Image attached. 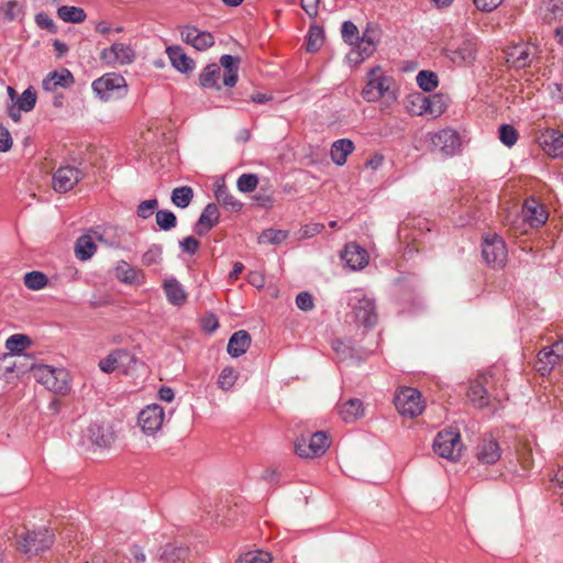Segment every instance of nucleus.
Returning a JSON list of instances; mask_svg holds the SVG:
<instances>
[{
    "label": "nucleus",
    "mask_w": 563,
    "mask_h": 563,
    "mask_svg": "<svg viewBox=\"0 0 563 563\" xmlns=\"http://www.w3.org/2000/svg\"><path fill=\"white\" fill-rule=\"evenodd\" d=\"M236 378L238 375L234 369L232 367H225L220 373L218 380L219 387L223 390H228L234 385Z\"/></svg>",
    "instance_id": "obj_53"
},
{
    "label": "nucleus",
    "mask_w": 563,
    "mask_h": 563,
    "mask_svg": "<svg viewBox=\"0 0 563 563\" xmlns=\"http://www.w3.org/2000/svg\"><path fill=\"white\" fill-rule=\"evenodd\" d=\"M199 241L194 236H187L180 241V247L185 253L195 254L199 249Z\"/></svg>",
    "instance_id": "obj_58"
},
{
    "label": "nucleus",
    "mask_w": 563,
    "mask_h": 563,
    "mask_svg": "<svg viewBox=\"0 0 563 563\" xmlns=\"http://www.w3.org/2000/svg\"><path fill=\"white\" fill-rule=\"evenodd\" d=\"M164 290L168 301L175 306H181L186 302L187 294L177 279L165 280Z\"/></svg>",
    "instance_id": "obj_29"
},
{
    "label": "nucleus",
    "mask_w": 563,
    "mask_h": 563,
    "mask_svg": "<svg viewBox=\"0 0 563 563\" xmlns=\"http://www.w3.org/2000/svg\"><path fill=\"white\" fill-rule=\"evenodd\" d=\"M82 178L81 170L71 166H62L53 175V188L57 192H67Z\"/></svg>",
    "instance_id": "obj_14"
},
{
    "label": "nucleus",
    "mask_w": 563,
    "mask_h": 563,
    "mask_svg": "<svg viewBox=\"0 0 563 563\" xmlns=\"http://www.w3.org/2000/svg\"><path fill=\"white\" fill-rule=\"evenodd\" d=\"M164 418L163 408L157 404H153L140 411L137 422H163Z\"/></svg>",
    "instance_id": "obj_39"
},
{
    "label": "nucleus",
    "mask_w": 563,
    "mask_h": 563,
    "mask_svg": "<svg viewBox=\"0 0 563 563\" xmlns=\"http://www.w3.org/2000/svg\"><path fill=\"white\" fill-rule=\"evenodd\" d=\"M74 84L71 73L64 68L60 71L51 73L47 78L43 80V88L46 91H55L57 87L68 88Z\"/></svg>",
    "instance_id": "obj_24"
},
{
    "label": "nucleus",
    "mask_w": 563,
    "mask_h": 563,
    "mask_svg": "<svg viewBox=\"0 0 563 563\" xmlns=\"http://www.w3.org/2000/svg\"><path fill=\"white\" fill-rule=\"evenodd\" d=\"M341 33H342V37L343 40L349 43L350 45H354L356 44V42L360 40V36H358V29L357 26L351 22V21H345L343 24H342V29H341Z\"/></svg>",
    "instance_id": "obj_51"
},
{
    "label": "nucleus",
    "mask_w": 563,
    "mask_h": 563,
    "mask_svg": "<svg viewBox=\"0 0 563 563\" xmlns=\"http://www.w3.org/2000/svg\"><path fill=\"white\" fill-rule=\"evenodd\" d=\"M100 59L109 65H129L135 59V52L128 44L113 43L100 53Z\"/></svg>",
    "instance_id": "obj_13"
},
{
    "label": "nucleus",
    "mask_w": 563,
    "mask_h": 563,
    "mask_svg": "<svg viewBox=\"0 0 563 563\" xmlns=\"http://www.w3.org/2000/svg\"><path fill=\"white\" fill-rule=\"evenodd\" d=\"M320 0H301V8L311 18L318 14V4Z\"/></svg>",
    "instance_id": "obj_64"
},
{
    "label": "nucleus",
    "mask_w": 563,
    "mask_h": 563,
    "mask_svg": "<svg viewBox=\"0 0 563 563\" xmlns=\"http://www.w3.org/2000/svg\"><path fill=\"white\" fill-rule=\"evenodd\" d=\"M220 71H221V68L219 65H217V64L208 65L199 76L200 85L203 88H216L217 90H220L221 86L218 82Z\"/></svg>",
    "instance_id": "obj_35"
},
{
    "label": "nucleus",
    "mask_w": 563,
    "mask_h": 563,
    "mask_svg": "<svg viewBox=\"0 0 563 563\" xmlns=\"http://www.w3.org/2000/svg\"><path fill=\"white\" fill-rule=\"evenodd\" d=\"M96 252L92 234H84L79 236L75 244L76 257L80 261L89 260Z\"/></svg>",
    "instance_id": "obj_32"
},
{
    "label": "nucleus",
    "mask_w": 563,
    "mask_h": 563,
    "mask_svg": "<svg viewBox=\"0 0 563 563\" xmlns=\"http://www.w3.org/2000/svg\"><path fill=\"white\" fill-rule=\"evenodd\" d=\"M162 246L152 245L142 256V263L146 266L157 264L162 258Z\"/></svg>",
    "instance_id": "obj_54"
},
{
    "label": "nucleus",
    "mask_w": 563,
    "mask_h": 563,
    "mask_svg": "<svg viewBox=\"0 0 563 563\" xmlns=\"http://www.w3.org/2000/svg\"><path fill=\"white\" fill-rule=\"evenodd\" d=\"M476 46L475 43L467 41L450 52V57L454 63H471L475 59Z\"/></svg>",
    "instance_id": "obj_34"
},
{
    "label": "nucleus",
    "mask_w": 563,
    "mask_h": 563,
    "mask_svg": "<svg viewBox=\"0 0 563 563\" xmlns=\"http://www.w3.org/2000/svg\"><path fill=\"white\" fill-rule=\"evenodd\" d=\"M156 223L162 230L169 231L176 227L177 218L169 210H159L156 212Z\"/></svg>",
    "instance_id": "obj_49"
},
{
    "label": "nucleus",
    "mask_w": 563,
    "mask_h": 563,
    "mask_svg": "<svg viewBox=\"0 0 563 563\" xmlns=\"http://www.w3.org/2000/svg\"><path fill=\"white\" fill-rule=\"evenodd\" d=\"M331 445L327 432L316 431L301 434L294 442L295 453L301 459H317L322 456Z\"/></svg>",
    "instance_id": "obj_4"
},
{
    "label": "nucleus",
    "mask_w": 563,
    "mask_h": 563,
    "mask_svg": "<svg viewBox=\"0 0 563 563\" xmlns=\"http://www.w3.org/2000/svg\"><path fill=\"white\" fill-rule=\"evenodd\" d=\"M534 52L527 44H518L506 51V62L510 67L521 69L531 65Z\"/></svg>",
    "instance_id": "obj_19"
},
{
    "label": "nucleus",
    "mask_w": 563,
    "mask_h": 563,
    "mask_svg": "<svg viewBox=\"0 0 563 563\" xmlns=\"http://www.w3.org/2000/svg\"><path fill=\"white\" fill-rule=\"evenodd\" d=\"M365 407L361 399L351 398L340 408V416L344 421L360 420L364 418Z\"/></svg>",
    "instance_id": "obj_27"
},
{
    "label": "nucleus",
    "mask_w": 563,
    "mask_h": 563,
    "mask_svg": "<svg viewBox=\"0 0 563 563\" xmlns=\"http://www.w3.org/2000/svg\"><path fill=\"white\" fill-rule=\"evenodd\" d=\"M504 0H474L476 8L484 12H490L501 4Z\"/></svg>",
    "instance_id": "obj_60"
},
{
    "label": "nucleus",
    "mask_w": 563,
    "mask_h": 563,
    "mask_svg": "<svg viewBox=\"0 0 563 563\" xmlns=\"http://www.w3.org/2000/svg\"><path fill=\"white\" fill-rule=\"evenodd\" d=\"M20 12V8L16 1L10 0L0 8V13L8 21L14 20Z\"/></svg>",
    "instance_id": "obj_56"
},
{
    "label": "nucleus",
    "mask_w": 563,
    "mask_h": 563,
    "mask_svg": "<svg viewBox=\"0 0 563 563\" xmlns=\"http://www.w3.org/2000/svg\"><path fill=\"white\" fill-rule=\"evenodd\" d=\"M395 81L391 77L383 74L379 67L367 73V81L362 90V96L367 102L383 99L386 104L396 100Z\"/></svg>",
    "instance_id": "obj_2"
},
{
    "label": "nucleus",
    "mask_w": 563,
    "mask_h": 563,
    "mask_svg": "<svg viewBox=\"0 0 563 563\" xmlns=\"http://www.w3.org/2000/svg\"><path fill=\"white\" fill-rule=\"evenodd\" d=\"M158 207V201L157 199H148V200H144L142 201L139 206H137V210H136V214L137 217H140L141 219H147L148 217H151L154 212V210Z\"/></svg>",
    "instance_id": "obj_55"
},
{
    "label": "nucleus",
    "mask_w": 563,
    "mask_h": 563,
    "mask_svg": "<svg viewBox=\"0 0 563 563\" xmlns=\"http://www.w3.org/2000/svg\"><path fill=\"white\" fill-rule=\"evenodd\" d=\"M240 63L239 57L232 55H222L220 57V65L224 69L223 84L227 87H233L238 81V66Z\"/></svg>",
    "instance_id": "obj_25"
},
{
    "label": "nucleus",
    "mask_w": 563,
    "mask_h": 563,
    "mask_svg": "<svg viewBox=\"0 0 563 563\" xmlns=\"http://www.w3.org/2000/svg\"><path fill=\"white\" fill-rule=\"evenodd\" d=\"M140 276V272L129 265L126 262H119L115 267V277L125 283V284H134L137 282V277Z\"/></svg>",
    "instance_id": "obj_40"
},
{
    "label": "nucleus",
    "mask_w": 563,
    "mask_h": 563,
    "mask_svg": "<svg viewBox=\"0 0 563 563\" xmlns=\"http://www.w3.org/2000/svg\"><path fill=\"white\" fill-rule=\"evenodd\" d=\"M462 449L460 431L453 426L440 431L433 441L435 454L449 461H457L461 457Z\"/></svg>",
    "instance_id": "obj_7"
},
{
    "label": "nucleus",
    "mask_w": 563,
    "mask_h": 563,
    "mask_svg": "<svg viewBox=\"0 0 563 563\" xmlns=\"http://www.w3.org/2000/svg\"><path fill=\"white\" fill-rule=\"evenodd\" d=\"M181 40L198 51H206L214 44V37L207 31H200L196 26L187 25L180 30Z\"/></svg>",
    "instance_id": "obj_17"
},
{
    "label": "nucleus",
    "mask_w": 563,
    "mask_h": 563,
    "mask_svg": "<svg viewBox=\"0 0 563 563\" xmlns=\"http://www.w3.org/2000/svg\"><path fill=\"white\" fill-rule=\"evenodd\" d=\"M324 36L323 30L320 26H311L307 37L306 49L309 53H314L323 45Z\"/></svg>",
    "instance_id": "obj_42"
},
{
    "label": "nucleus",
    "mask_w": 563,
    "mask_h": 563,
    "mask_svg": "<svg viewBox=\"0 0 563 563\" xmlns=\"http://www.w3.org/2000/svg\"><path fill=\"white\" fill-rule=\"evenodd\" d=\"M32 369L35 379L48 390L60 395H66L70 390L69 374L65 368L37 365Z\"/></svg>",
    "instance_id": "obj_5"
},
{
    "label": "nucleus",
    "mask_w": 563,
    "mask_h": 563,
    "mask_svg": "<svg viewBox=\"0 0 563 563\" xmlns=\"http://www.w3.org/2000/svg\"><path fill=\"white\" fill-rule=\"evenodd\" d=\"M394 402L398 412L408 419L418 417L424 409L421 393L412 387H401L395 395Z\"/></svg>",
    "instance_id": "obj_9"
},
{
    "label": "nucleus",
    "mask_w": 563,
    "mask_h": 563,
    "mask_svg": "<svg viewBox=\"0 0 563 563\" xmlns=\"http://www.w3.org/2000/svg\"><path fill=\"white\" fill-rule=\"evenodd\" d=\"M201 324L203 330L209 333L216 331L219 327L218 319L213 313L206 314L201 320Z\"/></svg>",
    "instance_id": "obj_62"
},
{
    "label": "nucleus",
    "mask_w": 563,
    "mask_h": 563,
    "mask_svg": "<svg viewBox=\"0 0 563 563\" xmlns=\"http://www.w3.org/2000/svg\"><path fill=\"white\" fill-rule=\"evenodd\" d=\"M347 305L352 308L355 322L365 328H373L377 323L375 301L361 290H353L349 295Z\"/></svg>",
    "instance_id": "obj_6"
},
{
    "label": "nucleus",
    "mask_w": 563,
    "mask_h": 563,
    "mask_svg": "<svg viewBox=\"0 0 563 563\" xmlns=\"http://www.w3.org/2000/svg\"><path fill=\"white\" fill-rule=\"evenodd\" d=\"M353 150L354 144L351 140L341 139L332 144L330 155L336 165L342 166L345 164L347 155H350Z\"/></svg>",
    "instance_id": "obj_28"
},
{
    "label": "nucleus",
    "mask_w": 563,
    "mask_h": 563,
    "mask_svg": "<svg viewBox=\"0 0 563 563\" xmlns=\"http://www.w3.org/2000/svg\"><path fill=\"white\" fill-rule=\"evenodd\" d=\"M36 103V92L33 87L25 89L16 100V106L24 112H30Z\"/></svg>",
    "instance_id": "obj_46"
},
{
    "label": "nucleus",
    "mask_w": 563,
    "mask_h": 563,
    "mask_svg": "<svg viewBox=\"0 0 563 563\" xmlns=\"http://www.w3.org/2000/svg\"><path fill=\"white\" fill-rule=\"evenodd\" d=\"M130 358V355L124 350H115L107 357L100 360L99 368L107 374L114 372L118 367L123 365V361Z\"/></svg>",
    "instance_id": "obj_31"
},
{
    "label": "nucleus",
    "mask_w": 563,
    "mask_h": 563,
    "mask_svg": "<svg viewBox=\"0 0 563 563\" xmlns=\"http://www.w3.org/2000/svg\"><path fill=\"white\" fill-rule=\"evenodd\" d=\"M219 218L220 213L217 205L208 203L195 224V232L198 235L207 234L219 222Z\"/></svg>",
    "instance_id": "obj_21"
},
{
    "label": "nucleus",
    "mask_w": 563,
    "mask_h": 563,
    "mask_svg": "<svg viewBox=\"0 0 563 563\" xmlns=\"http://www.w3.org/2000/svg\"><path fill=\"white\" fill-rule=\"evenodd\" d=\"M188 555V549L187 548H183V547H174V545H167L161 558L163 560H166L168 562H177V561H183L187 558Z\"/></svg>",
    "instance_id": "obj_48"
},
{
    "label": "nucleus",
    "mask_w": 563,
    "mask_h": 563,
    "mask_svg": "<svg viewBox=\"0 0 563 563\" xmlns=\"http://www.w3.org/2000/svg\"><path fill=\"white\" fill-rule=\"evenodd\" d=\"M35 21L41 29H46L51 32H55L54 21L46 13H37Z\"/></svg>",
    "instance_id": "obj_61"
},
{
    "label": "nucleus",
    "mask_w": 563,
    "mask_h": 563,
    "mask_svg": "<svg viewBox=\"0 0 563 563\" xmlns=\"http://www.w3.org/2000/svg\"><path fill=\"white\" fill-rule=\"evenodd\" d=\"M482 255L487 264L500 268L507 260V249L504 240L497 235L485 236L482 244Z\"/></svg>",
    "instance_id": "obj_11"
},
{
    "label": "nucleus",
    "mask_w": 563,
    "mask_h": 563,
    "mask_svg": "<svg viewBox=\"0 0 563 563\" xmlns=\"http://www.w3.org/2000/svg\"><path fill=\"white\" fill-rule=\"evenodd\" d=\"M296 305L300 310L309 311L313 308V299L309 292L302 291L296 297Z\"/></svg>",
    "instance_id": "obj_57"
},
{
    "label": "nucleus",
    "mask_w": 563,
    "mask_h": 563,
    "mask_svg": "<svg viewBox=\"0 0 563 563\" xmlns=\"http://www.w3.org/2000/svg\"><path fill=\"white\" fill-rule=\"evenodd\" d=\"M31 345V339L25 334H13L5 341V347L12 354H19Z\"/></svg>",
    "instance_id": "obj_43"
},
{
    "label": "nucleus",
    "mask_w": 563,
    "mask_h": 563,
    "mask_svg": "<svg viewBox=\"0 0 563 563\" xmlns=\"http://www.w3.org/2000/svg\"><path fill=\"white\" fill-rule=\"evenodd\" d=\"M272 560L273 558L269 552L255 550L241 555L239 563H271Z\"/></svg>",
    "instance_id": "obj_47"
},
{
    "label": "nucleus",
    "mask_w": 563,
    "mask_h": 563,
    "mask_svg": "<svg viewBox=\"0 0 563 563\" xmlns=\"http://www.w3.org/2000/svg\"><path fill=\"white\" fill-rule=\"evenodd\" d=\"M12 146V137L8 129L0 125V152H8Z\"/></svg>",
    "instance_id": "obj_59"
},
{
    "label": "nucleus",
    "mask_w": 563,
    "mask_h": 563,
    "mask_svg": "<svg viewBox=\"0 0 563 563\" xmlns=\"http://www.w3.org/2000/svg\"><path fill=\"white\" fill-rule=\"evenodd\" d=\"M357 49L356 54L360 56L361 60L369 57L376 48L375 40L369 30H366L362 37L356 42Z\"/></svg>",
    "instance_id": "obj_37"
},
{
    "label": "nucleus",
    "mask_w": 563,
    "mask_h": 563,
    "mask_svg": "<svg viewBox=\"0 0 563 563\" xmlns=\"http://www.w3.org/2000/svg\"><path fill=\"white\" fill-rule=\"evenodd\" d=\"M412 103L419 107L418 114H429L432 118L441 115L446 108L445 97L439 93L429 97L418 93Z\"/></svg>",
    "instance_id": "obj_15"
},
{
    "label": "nucleus",
    "mask_w": 563,
    "mask_h": 563,
    "mask_svg": "<svg viewBox=\"0 0 563 563\" xmlns=\"http://www.w3.org/2000/svg\"><path fill=\"white\" fill-rule=\"evenodd\" d=\"M432 146L445 156L453 155L461 145L460 135L451 129L434 133L431 137Z\"/></svg>",
    "instance_id": "obj_16"
},
{
    "label": "nucleus",
    "mask_w": 563,
    "mask_h": 563,
    "mask_svg": "<svg viewBox=\"0 0 563 563\" xmlns=\"http://www.w3.org/2000/svg\"><path fill=\"white\" fill-rule=\"evenodd\" d=\"M288 238V232L284 230L266 229L257 238L260 244L277 245Z\"/></svg>",
    "instance_id": "obj_41"
},
{
    "label": "nucleus",
    "mask_w": 563,
    "mask_h": 563,
    "mask_svg": "<svg viewBox=\"0 0 563 563\" xmlns=\"http://www.w3.org/2000/svg\"><path fill=\"white\" fill-rule=\"evenodd\" d=\"M114 440L111 424H88L86 434L81 438V445L109 446Z\"/></svg>",
    "instance_id": "obj_12"
},
{
    "label": "nucleus",
    "mask_w": 563,
    "mask_h": 563,
    "mask_svg": "<svg viewBox=\"0 0 563 563\" xmlns=\"http://www.w3.org/2000/svg\"><path fill=\"white\" fill-rule=\"evenodd\" d=\"M194 198V190L189 186L177 187L172 191V202L178 208H186L190 205Z\"/></svg>",
    "instance_id": "obj_38"
},
{
    "label": "nucleus",
    "mask_w": 563,
    "mask_h": 563,
    "mask_svg": "<svg viewBox=\"0 0 563 563\" xmlns=\"http://www.w3.org/2000/svg\"><path fill=\"white\" fill-rule=\"evenodd\" d=\"M166 54L172 63V65L180 73H189L192 71L196 64L192 58L187 56L184 52L183 47L178 45L168 46L166 48Z\"/></svg>",
    "instance_id": "obj_22"
},
{
    "label": "nucleus",
    "mask_w": 563,
    "mask_h": 563,
    "mask_svg": "<svg viewBox=\"0 0 563 563\" xmlns=\"http://www.w3.org/2000/svg\"><path fill=\"white\" fill-rule=\"evenodd\" d=\"M417 82L423 91H432L438 87L439 80L435 73L421 70L417 75Z\"/></svg>",
    "instance_id": "obj_44"
},
{
    "label": "nucleus",
    "mask_w": 563,
    "mask_h": 563,
    "mask_svg": "<svg viewBox=\"0 0 563 563\" xmlns=\"http://www.w3.org/2000/svg\"><path fill=\"white\" fill-rule=\"evenodd\" d=\"M341 257L353 271L362 269L368 264L367 251L356 243L346 244Z\"/></svg>",
    "instance_id": "obj_20"
},
{
    "label": "nucleus",
    "mask_w": 563,
    "mask_h": 563,
    "mask_svg": "<svg viewBox=\"0 0 563 563\" xmlns=\"http://www.w3.org/2000/svg\"><path fill=\"white\" fill-rule=\"evenodd\" d=\"M494 383L490 372L482 373L471 380L466 391L468 402L477 409L495 408L493 401L498 400V395L493 393Z\"/></svg>",
    "instance_id": "obj_3"
},
{
    "label": "nucleus",
    "mask_w": 563,
    "mask_h": 563,
    "mask_svg": "<svg viewBox=\"0 0 563 563\" xmlns=\"http://www.w3.org/2000/svg\"><path fill=\"white\" fill-rule=\"evenodd\" d=\"M54 542V534L48 528L27 531L19 541L20 549L29 555L38 554L51 548Z\"/></svg>",
    "instance_id": "obj_10"
},
{
    "label": "nucleus",
    "mask_w": 563,
    "mask_h": 563,
    "mask_svg": "<svg viewBox=\"0 0 563 563\" xmlns=\"http://www.w3.org/2000/svg\"><path fill=\"white\" fill-rule=\"evenodd\" d=\"M548 10L553 19H561L563 16V0H550Z\"/></svg>",
    "instance_id": "obj_63"
},
{
    "label": "nucleus",
    "mask_w": 563,
    "mask_h": 563,
    "mask_svg": "<svg viewBox=\"0 0 563 563\" xmlns=\"http://www.w3.org/2000/svg\"><path fill=\"white\" fill-rule=\"evenodd\" d=\"M48 283V279L45 274L33 271L30 273H26L24 276V284L29 289L32 290H40L44 288Z\"/></svg>",
    "instance_id": "obj_45"
},
{
    "label": "nucleus",
    "mask_w": 563,
    "mask_h": 563,
    "mask_svg": "<svg viewBox=\"0 0 563 563\" xmlns=\"http://www.w3.org/2000/svg\"><path fill=\"white\" fill-rule=\"evenodd\" d=\"M542 144L549 155L553 157L563 155V134L561 132L555 130L548 131L543 134Z\"/></svg>",
    "instance_id": "obj_26"
},
{
    "label": "nucleus",
    "mask_w": 563,
    "mask_h": 563,
    "mask_svg": "<svg viewBox=\"0 0 563 563\" xmlns=\"http://www.w3.org/2000/svg\"><path fill=\"white\" fill-rule=\"evenodd\" d=\"M560 361L561 358L553 352V349L544 347L538 353L537 371L541 375L549 374Z\"/></svg>",
    "instance_id": "obj_30"
},
{
    "label": "nucleus",
    "mask_w": 563,
    "mask_h": 563,
    "mask_svg": "<svg viewBox=\"0 0 563 563\" xmlns=\"http://www.w3.org/2000/svg\"><path fill=\"white\" fill-rule=\"evenodd\" d=\"M251 345V336L247 331L240 330L234 332L228 342V353L232 357H239L243 355Z\"/></svg>",
    "instance_id": "obj_23"
},
{
    "label": "nucleus",
    "mask_w": 563,
    "mask_h": 563,
    "mask_svg": "<svg viewBox=\"0 0 563 563\" xmlns=\"http://www.w3.org/2000/svg\"><path fill=\"white\" fill-rule=\"evenodd\" d=\"M59 19L69 23H81L86 20V13L81 8L62 5L57 10Z\"/></svg>",
    "instance_id": "obj_36"
},
{
    "label": "nucleus",
    "mask_w": 563,
    "mask_h": 563,
    "mask_svg": "<svg viewBox=\"0 0 563 563\" xmlns=\"http://www.w3.org/2000/svg\"><path fill=\"white\" fill-rule=\"evenodd\" d=\"M548 220V212L543 205L536 199H528L520 214H507L505 224L514 235L525 234L530 228H539Z\"/></svg>",
    "instance_id": "obj_1"
},
{
    "label": "nucleus",
    "mask_w": 563,
    "mask_h": 563,
    "mask_svg": "<svg viewBox=\"0 0 563 563\" xmlns=\"http://www.w3.org/2000/svg\"><path fill=\"white\" fill-rule=\"evenodd\" d=\"M92 89L103 101L122 98L128 92V85L123 76L109 73L92 82Z\"/></svg>",
    "instance_id": "obj_8"
},
{
    "label": "nucleus",
    "mask_w": 563,
    "mask_h": 563,
    "mask_svg": "<svg viewBox=\"0 0 563 563\" xmlns=\"http://www.w3.org/2000/svg\"><path fill=\"white\" fill-rule=\"evenodd\" d=\"M499 140L503 144L510 147L516 144L518 140V132L509 124H503L499 128Z\"/></svg>",
    "instance_id": "obj_50"
},
{
    "label": "nucleus",
    "mask_w": 563,
    "mask_h": 563,
    "mask_svg": "<svg viewBox=\"0 0 563 563\" xmlns=\"http://www.w3.org/2000/svg\"><path fill=\"white\" fill-rule=\"evenodd\" d=\"M258 184V178L254 174H243L239 177L236 186L242 192L253 191Z\"/></svg>",
    "instance_id": "obj_52"
},
{
    "label": "nucleus",
    "mask_w": 563,
    "mask_h": 563,
    "mask_svg": "<svg viewBox=\"0 0 563 563\" xmlns=\"http://www.w3.org/2000/svg\"><path fill=\"white\" fill-rule=\"evenodd\" d=\"M501 451L497 440L492 437H483L476 446V459L487 465L499 461Z\"/></svg>",
    "instance_id": "obj_18"
},
{
    "label": "nucleus",
    "mask_w": 563,
    "mask_h": 563,
    "mask_svg": "<svg viewBox=\"0 0 563 563\" xmlns=\"http://www.w3.org/2000/svg\"><path fill=\"white\" fill-rule=\"evenodd\" d=\"M214 196L220 205L232 212H238L242 208V203L229 192L224 184H217Z\"/></svg>",
    "instance_id": "obj_33"
}]
</instances>
